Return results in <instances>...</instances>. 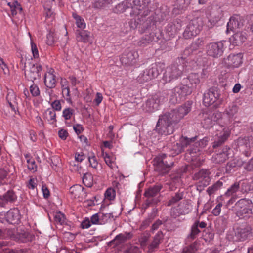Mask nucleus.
Masks as SVG:
<instances>
[{
    "mask_svg": "<svg viewBox=\"0 0 253 253\" xmlns=\"http://www.w3.org/2000/svg\"><path fill=\"white\" fill-rule=\"evenodd\" d=\"M175 124L169 114L166 113L159 116L155 130L161 135H170L174 132L173 125Z\"/></svg>",
    "mask_w": 253,
    "mask_h": 253,
    "instance_id": "f257e3e1",
    "label": "nucleus"
},
{
    "mask_svg": "<svg viewBox=\"0 0 253 253\" xmlns=\"http://www.w3.org/2000/svg\"><path fill=\"white\" fill-rule=\"evenodd\" d=\"M183 70V65L177 63H173L166 68L163 80L166 83L176 80L182 75Z\"/></svg>",
    "mask_w": 253,
    "mask_h": 253,
    "instance_id": "f03ea898",
    "label": "nucleus"
},
{
    "mask_svg": "<svg viewBox=\"0 0 253 253\" xmlns=\"http://www.w3.org/2000/svg\"><path fill=\"white\" fill-rule=\"evenodd\" d=\"M192 104V102L187 101L183 105L167 113L171 117L173 121L177 123L191 111Z\"/></svg>",
    "mask_w": 253,
    "mask_h": 253,
    "instance_id": "7ed1b4c3",
    "label": "nucleus"
},
{
    "mask_svg": "<svg viewBox=\"0 0 253 253\" xmlns=\"http://www.w3.org/2000/svg\"><path fill=\"white\" fill-rule=\"evenodd\" d=\"M253 237L252 229L247 224H242L237 227L234 230L236 241H244Z\"/></svg>",
    "mask_w": 253,
    "mask_h": 253,
    "instance_id": "20e7f679",
    "label": "nucleus"
},
{
    "mask_svg": "<svg viewBox=\"0 0 253 253\" xmlns=\"http://www.w3.org/2000/svg\"><path fill=\"white\" fill-rule=\"evenodd\" d=\"M159 74L158 65L156 64H153L151 68H147L141 73L137 77L136 80L138 83L143 84L156 78Z\"/></svg>",
    "mask_w": 253,
    "mask_h": 253,
    "instance_id": "39448f33",
    "label": "nucleus"
},
{
    "mask_svg": "<svg viewBox=\"0 0 253 253\" xmlns=\"http://www.w3.org/2000/svg\"><path fill=\"white\" fill-rule=\"evenodd\" d=\"M202 27L201 19H194L190 21L183 32V35L185 39H190L196 36Z\"/></svg>",
    "mask_w": 253,
    "mask_h": 253,
    "instance_id": "423d86ee",
    "label": "nucleus"
},
{
    "mask_svg": "<svg viewBox=\"0 0 253 253\" xmlns=\"http://www.w3.org/2000/svg\"><path fill=\"white\" fill-rule=\"evenodd\" d=\"M152 163L154 170L160 174L169 172L174 164L172 159H153Z\"/></svg>",
    "mask_w": 253,
    "mask_h": 253,
    "instance_id": "0eeeda50",
    "label": "nucleus"
},
{
    "mask_svg": "<svg viewBox=\"0 0 253 253\" xmlns=\"http://www.w3.org/2000/svg\"><path fill=\"white\" fill-rule=\"evenodd\" d=\"M224 49L223 42H211L206 46L207 55L213 58H218L222 56Z\"/></svg>",
    "mask_w": 253,
    "mask_h": 253,
    "instance_id": "6e6552de",
    "label": "nucleus"
},
{
    "mask_svg": "<svg viewBox=\"0 0 253 253\" xmlns=\"http://www.w3.org/2000/svg\"><path fill=\"white\" fill-rule=\"evenodd\" d=\"M236 209V215L240 219L248 218L252 213V210L248 207L247 201L242 199L239 200L235 204Z\"/></svg>",
    "mask_w": 253,
    "mask_h": 253,
    "instance_id": "1a4fd4ad",
    "label": "nucleus"
},
{
    "mask_svg": "<svg viewBox=\"0 0 253 253\" xmlns=\"http://www.w3.org/2000/svg\"><path fill=\"white\" fill-rule=\"evenodd\" d=\"M42 70V67L40 64H32L29 69L25 71V77L28 81L34 82V81L40 79Z\"/></svg>",
    "mask_w": 253,
    "mask_h": 253,
    "instance_id": "9d476101",
    "label": "nucleus"
},
{
    "mask_svg": "<svg viewBox=\"0 0 253 253\" xmlns=\"http://www.w3.org/2000/svg\"><path fill=\"white\" fill-rule=\"evenodd\" d=\"M243 56L241 53L230 54L224 58L223 62L228 68H237L242 63Z\"/></svg>",
    "mask_w": 253,
    "mask_h": 253,
    "instance_id": "9b49d317",
    "label": "nucleus"
},
{
    "mask_svg": "<svg viewBox=\"0 0 253 253\" xmlns=\"http://www.w3.org/2000/svg\"><path fill=\"white\" fill-rule=\"evenodd\" d=\"M192 92V88L188 84H180L174 88V93L175 96V101H180L181 99L190 94Z\"/></svg>",
    "mask_w": 253,
    "mask_h": 253,
    "instance_id": "f8f14e48",
    "label": "nucleus"
},
{
    "mask_svg": "<svg viewBox=\"0 0 253 253\" xmlns=\"http://www.w3.org/2000/svg\"><path fill=\"white\" fill-rule=\"evenodd\" d=\"M206 226L207 223L206 222L196 220L191 227L190 232L187 237V240L188 241H191L195 239L201 232L199 227L203 229L205 228Z\"/></svg>",
    "mask_w": 253,
    "mask_h": 253,
    "instance_id": "ddd939ff",
    "label": "nucleus"
},
{
    "mask_svg": "<svg viewBox=\"0 0 253 253\" xmlns=\"http://www.w3.org/2000/svg\"><path fill=\"white\" fill-rule=\"evenodd\" d=\"M244 20L243 18L237 14L233 15L229 19L227 25V31H234L243 26Z\"/></svg>",
    "mask_w": 253,
    "mask_h": 253,
    "instance_id": "4468645a",
    "label": "nucleus"
},
{
    "mask_svg": "<svg viewBox=\"0 0 253 253\" xmlns=\"http://www.w3.org/2000/svg\"><path fill=\"white\" fill-rule=\"evenodd\" d=\"M192 0H176L173 4L172 13L175 15L183 13L190 5Z\"/></svg>",
    "mask_w": 253,
    "mask_h": 253,
    "instance_id": "2eb2a0df",
    "label": "nucleus"
},
{
    "mask_svg": "<svg viewBox=\"0 0 253 253\" xmlns=\"http://www.w3.org/2000/svg\"><path fill=\"white\" fill-rule=\"evenodd\" d=\"M218 97V93L213 88H211L203 95V104L206 106H209L213 104Z\"/></svg>",
    "mask_w": 253,
    "mask_h": 253,
    "instance_id": "dca6fc26",
    "label": "nucleus"
},
{
    "mask_svg": "<svg viewBox=\"0 0 253 253\" xmlns=\"http://www.w3.org/2000/svg\"><path fill=\"white\" fill-rule=\"evenodd\" d=\"M159 39V36L155 32L153 31L148 34L146 32L138 42V45L140 47H145L153 42H157Z\"/></svg>",
    "mask_w": 253,
    "mask_h": 253,
    "instance_id": "f3484780",
    "label": "nucleus"
},
{
    "mask_svg": "<svg viewBox=\"0 0 253 253\" xmlns=\"http://www.w3.org/2000/svg\"><path fill=\"white\" fill-rule=\"evenodd\" d=\"M20 218V212L17 208L10 209L5 215L7 222L11 224H18Z\"/></svg>",
    "mask_w": 253,
    "mask_h": 253,
    "instance_id": "a211bd4d",
    "label": "nucleus"
},
{
    "mask_svg": "<svg viewBox=\"0 0 253 253\" xmlns=\"http://www.w3.org/2000/svg\"><path fill=\"white\" fill-rule=\"evenodd\" d=\"M133 3L132 0H126L120 3H119L115 7V10L117 13H123L126 9H131V11L130 13L131 16H136L133 13Z\"/></svg>",
    "mask_w": 253,
    "mask_h": 253,
    "instance_id": "6ab92c4d",
    "label": "nucleus"
},
{
    "mask_svg": "<svg viewBox=\"0 0 253 253\" xmlns=\"http://www.w3.org/2000/svg\"><path fill=\"white\" fill-rule=\"evenodd\" d=\"M161 98L162 96L159 97L157 95L149 99L146 103V105L148 108V111L151 112L157 110L161 103L165 101L164 97Z\"/></svg>",
    "mask_w": 253,
    "mask_h": 253,
    "instance_id": "aec40b11",
    "label": "nucleus"
},
{
    "mask_svg": "<svg viewBox=\"0 0 253 253\" xmlns=\"http://www.w3.org/2000/svg\"><path fill=\"white\" fill-rule=\"evenodd\" d=\"M161 98L162 96L159 97L157 95L149 99L146 103V105L148 108V111L151 112L157 110L161 103L165 101L164 97Z\"/></svg>",
    "mask_w": 253,
    "mask_h": 253,
    "instance_id": "412c9836",
    "label": "nucleus"
},
{
    "mask_svg": "<svg viewBox=\"0 0 253 253\" xmlns=\"http://www.w3.org/2000/svg\"><path fill=\"white\" fill-rule=\"evenodd\" d=\"M132 1L134 5L133 13L138 16L143 9L148 7L151 0H132Z\"/></svg>",
    "mask_w": 253,
    "mask_h": 253,
    "instance_id": "4be33fe9",
    "label": "nucleus"
},
{
    "mask_svg": "<svg viewBox=\"0 0 253 253\" xmlns=\"http://www.w3.org/2000/svg\"><path fill=\"white\" fill-rule=\"evenodd\" d=\"M230 135V131L228 129H223L220 132L217 138H215L213 143L212 147L216 148L222 145L228 138Z\"/></svg>",
    "mask_w": 253,
    "mask_h": 253,
    "instance_id": "5701e85b",
    "label": "nucleus"
},
{
    "mask_svg": "<svg viewBox=\"0 0 253 253\" xmlns=\"http://www.w3.org/2000/svg\"><path fill=\"white\" fill-rule=\"evenodd\" d=\"M182 25V21L179 19H176L174 22L167 25L166 30L169 35L174 36L181 30Z\"/></svg>",
    "mask_w": 253,
    "mask_h": 253,
    "instance_id": "b1692460",
    "label": "nucleus"
},
{
    "mask_svg": "<svg viewBox=\"0 0 253 253\" xmlns=\"http://www.w3.org/2000/svg\"><path fill=\"white\" fill-rule=\"evenodd\" d=\"M44 82L46 86L49 88H53L55 87L56 80L53 69H51L45 74Z\"/></svg>",
    "mask_w": 253,
    "mask_h": 253,
    "instance_id": "393cba45",
    "label": "nucleus"
},
{
    "mask_svg": "<svg viewBox=\"0 0 253 253\" xmlns=\"http://www.w3.org/2000/svg\"><path fill=\"white\" fill-rule=\"evenodd\" d=\"M138 52L135 50L125 52L122 56L121 60L123 63L129 64L138 58Z\"/></svg>",
    "mask_w": 253,
    "mask_h": 253,
    "instance_id": "a878e982",
    "label": "nucleus"
},
{
    "mask_svg": "<svg viewBox=\"0 0 253 253\" xmlns=\"http://www.w3.org/2000/svg\"><path fill=\"white\" fill-rule=\"evenodd\" d=\"M164 238V235L161 231H159L155 235L152 243L148 246L149 251L153 252L157 249L160 244L162 242Z\"/></svg>",
    "mask_w": 253,
    "mask_h": 253,
    "instance_id": "bb28decb",
    "label": "nucleus"
},
{
    "mask_svg": "<svg viewBox=\"0 0 253 253\" xmlns=\"http://www.w3.org/2000/svg\"><path fill=\"white\" fill-rule=\"evenodd\" d=\"M132 234L130 232L121 233L117 235L114 240L110 242V244L114 245V246H118L122 244L127 240L131 238Z\"/></svg>",
    "mask_w": 253,
    "mask_h": 253,
    "instance_id": "cd10ccee",
    "label": "nucleus"
},
{
    "mask_svg": "<svg viewBox=\"0 0 253 253\" xmlns=\"http://www.w3.org/2000/svg\"><path fill=\"white\" fill-rule=\"evenodd\" d=\"M246 40V34L245 32H236L230 38V41L233 44L239 46Z\"/></svg>",
    "mask_w": 253,
    "mask_h": 253,
    "instance_id": "c85d7f7f",
    "label": "nucleus"
},
{
    "mask_svg": "<svg viewBox=\"0 0 253 253\" xmlns=\"http://www.w3.org/2000/svg\"><path fill=\"white\" fill-rule=\"evenodd\" d=\"M163 188V185L161 183H156L155 185L150 187L146 189L144 196L148 198H151L156 196Z\"/></svg>",
    "mask_w": 253,
    "mask_h": 253,
    "instance_id": "c756f323",
    "label": "nucleus"
},
{
    "mask_svg": "<svg viewBox=\"0 0 253 253\" xmlns=\"http://www.w3.org/2000/svg\"><path fill=\"white\" fill-rule=\"evenodd\" d=\"M209 174L210 172L207 169H202L194 174L193 178L194 180L202 179L200 181L201 183L208 184L210 181Z\"/></svg>",
    "mask_w": 253,
    "mask_h": 253,
    "instance_id": "7c9ffc66",
    "label": "nucleus"
},
{
    "mask_svg": "<svg viewBox=\"0 0 253 253\" xmlns=\"http://www.w3.org/2000/svg\"><path fill=\"white\" fill-rule=\"evenodd\" d=\"M6 99L12 110L14 112H16L18 110V103L14 92L12 90L9 91L6 95Z\"/></svg>",
    "mask_w": 253,
    "mask_h": 253,
    "instance_id": "2f4dec72",
    "label": "nucleus"
},
{
    "mask_svg": "<svg viewBox=\"0 0 253 253\" xmlns=\"http://www.w3.org/2000/svg\"><path fill=\"white\" fill-rule=\"evenodd\" d=\"M228 217L227 216H222L216 219L215 223V227L219 233H221L226 229Z\"/></svg>",
    "mask_w": 253,
    "mask_h": 253,
    "instance_id": "473e14b6",
    "label": "nucleus"
},
{
    "mask_svg": "<svg viewBox=\"0 0 253 253\" xmlns=\"http://www.w3.org/2000/svg\"><path fill=\"white\" fill-rule=\"evenodd\" d=\"M112 0H95L91 2L92 7L95 10H101L112 4Z\"/></svg>",
    "mask_w": 253,
    "mask_h": 253,
    "instance_id": "72a5a7b5",
    "label": "nucleus"
},
{
    "mask_svg": "<svg viewBox=\"0 0 253 253\" xmlns=\"http://www.w3.org/2000/svg\"><path fill=\"white\" fill-rule=\"evenodd\" d=\"M84 188L80 185H75L70 187L69 192L74 198H79L82 195L86 196V192L84 191Z\"/></svg>",
    "mask_w": 253,
    "mask_h": 253,
    "instance_id": "f704fd0d",
    "label": "nucleus"
},
{
    "mask_svg": "<svg viewBox=\"0 0 253 253\" xmlns=\"http://www.w3.org/2000/svg\"><path fill=\"white\" fill-rule=\"evenodd\" d=\"M238 111V107L235 104L229 105L224 110V114L226 115L229 120L235 118V115Z\"/></svg>",
    "mask_w": 253,
    "mask_h": 253,
    "instance_id": "c9c22d12",
    "label": "nucleus"
},
{
    "mask_svg": "<svg viewBox=\"0 0 253 253\" xmlns=\"http://www.w3.org/2000/svg\"><path fill=\"white\" fill-rule=\"evenodd\" d=\"M76 37L78 41L83 42H89L90 38V33L86 30L77 31Z\"/></svg>",
    "mask_w": 253,
    "mask_h": 253,
    "instance_id": "e433bc0d",
    "label": "nucleus"
},
{
    "mask_svg": "<svg viewBox=\"0 0 253 253\" xmlns=\"http://www.w3.org/2000/svg\"><path fill=\"white\" fill-rule=\"evenodd\" d=\"M204 119L201 123L203 127L208 129L211 127L213 124V118L210 114H203Z\"/></svg>",
    "mask_w": 253,
    "mask_h": 253,
    "instance_id": "4c0bfd02",
    "label": "nucleus"
},
{
    "mask_svg": "<svg viewBox=\"0 0 253 253\" xmlns=\"http://www.w3.org/2000/svg\"><path fill=\"white\" fill-rule=\"evenodd\" d=\"M44 117L50 124H54L56 122V113L52 109H47L44 113Z\"/></svg>",
    "mask_w": 253,
    "mask_h": 253,
    "instance_id": "58836bf2",
    "label": "nucleus"
},
{
    "mask_svg": "<svg viewBox=\"0 0 253 253\" xmlns=\"http://www.w3.org/2000/svg\"><path fill=\"white\" fill-rule=\"evenodd\" d=\"M222 16V10L218 8L217 10L212 9L210 15V21L212 23H216L218 21Z\"/></svg>",
    "mask_w": 253,
    "mask_h": 253,
    "instance_id": "ea45409f",
    "label": "nucleus"
},
{
    "mask_svg": "<svg viewBox=\"0 0 253 253\" xmlns=\"http://www.w3.org/2000/svg\"><path fill=\"white\" fill-rule=\"evenodd\" d=\"M198 242L195 241L190 245L184 247L182 253H195L198 250Z\"/></svg>",
    "mask_w": 253,
    "mask_h": 253,
    "instance_id": "a19ab883",
    "label": "nucleus"
},
{
    "mask_svg": "<svg viewBox=\"0 0 253 253\" xmlns=\"http://www.w3.org/2000/svg\"><path fill=\"white\" fill-rule=\"evenodd\" d=\"M188 81H189L190 84L192 85H196L199 84L200 82L199 76L196 73L190 74L186 79H184L183 80L184 83L186 84L187 83Z\"/></svg>",
    "mask_w": 253,
    "mask_h": 253,
    "instance_id": "79ce46f5",
    "label": "nucleus"
},
{
    "mask_svg": "<svg viewBox=\"0 0 253 253\" xmlns=\"http://www.w3.org/2000/svg\"><path fill=\"white\" fill-rule=\"evenodd\" d=\"M204 44V40L202 38H198L193 42L189 47L191 51L194 52L197 50L200 47H202Z\"/></svg>",
    "mask_w": 253,
    "mask_h": 253,
    "instance_id": "37998d69",
    "label": "nucleus"
},
{
    "mask_svg": "<svg viewBox=\"0 0 253 253\" xmlns=\"http://www.w3.org/2000/svg\"><path fill=\"white\" fill-rule=\"evenodd\" d=\"M243 164L242 159H231L228 162L226 166V169L230 170L231 169L236 167H241Z\"/></svg>",
    "mask_w": 253,
    "mask_h": 253,
    "instance_id": "c03bdc74",
    "label": "nucleus"
},
{
    "mask_svg": "<svg viewBox=\"0 0 253 253\" xmlns=\"http://www.w3.org/2000/svg\"><path fill=\"white\" fill-rule=\"evenodd\" d=\"M72 16L75 19L76 24L78 28L82 29H84L85 28L86 24L83 18L75 13H73Z\"/></svg>",
    "mask_w": 253,
    "mask_h": 253,
    "instance_id": "a18cd8bd",
    "label": "nucleus"
},
{
    "mask_svg": "<svg viewBox=\"0 0 253 253\" xmlns=\"http://www.w3.org/2000/svg\"><path fill=\"white\" fill-rule=\"evenodd\" d=\"M183 195L184 194L183 192L179 191L178 192L176 193L174 196H172L169 201L167 205L168 206H170L177 203L183 198Z\"/></svg>",
    "mask_w": 253,
    "mask_h": 253,
    "instance_id": "49530a36",
    "label": "nucleus"
},
{
    "mask_svg": "<svg viewBox=\"0 0 253 253\" xmlns=\"http://www.w3.org/2000/svg\"><path fill=\"white\" fill-rule=\"evenodd\" d=\"M100 225H103L107 223L109 219L113 218L112 213H103L99 212Z\"/></svg>",
    "mask_w": 253,
    "mask_h": 253,
    "instance_id": "de8ad7c7",
    "label": "nucleus"
},
{
    "mask_svg": "<svg viewBox=\"0 0 253 253\" xmlns=\"http://www.w3.org/2000/svg\"><path fill=\"white\" fill-rule=\"evenodd\" d=\"M238 145L241 147L240 150L244 149V145L248 149L250 147V138L248 137L240 138L238 141Z\"/></svg>",
    "mask_w": 253,
    "mask_h": 253,
    "instance_id": "09e8293b",
    "label": "nucleus"
},
{
    "mask_svg": "<svg viewBox=\"0 0 253 253\" xmlns=\"http://www.w3.org/2000/svg\"><path fill=\"white\" fill-rule=\"evenodd\" d=\"M239 189V182H235L227 190L225 195L226 196H230L236 193Z\"/></svg>",
    "mask_w": 253,
    "mask_h": 253,
    "instance_id": "8fccbe9b",
    "label": "nucleus"
},
{
    "mask_svg": "<svg viewBox=\"0 0 253 253\" xmlns=\"http://www.w3.org/2000/svg\"><path fill=\"white\" fill-rule=\"evenodd\" d=\"M222 186V182L218 181L213 185L210 186L208 188L207 190V192L208 194L211 196V194L214 193L216 191H217L219 188Z\"/></svg>",
    "mask_w": 253,
    "mask_h": 253,
    "instance_id": "3c124183",
    "label": "nucleus"
},
{
    "mask_svg": "<svg viewBox=\"0 0 253 253\" xmlns=\"http://www.w3.org/2000/svg\"><path fill=\"white\" fill-rule=\"evenodd\" d=\"M189 211V210H188L181 211L180 209L176 208H172L170 211V215L172 217L176 218L177 217L179 216L180 214H185L188 213Z\"/></svg>",
    "mask_w": 253,
    "mask_h": 253,
    "instance_id": "603ef678",
    "label": "nucleus"
},
{
    "mask_svg": "<svg viewBox=\"0 0 253 253\" xmlns=\"http://www.w3.org/2000/svg\"><path fill=\"white\" fill-rule=\"evenodd\" d=\"M202 237L207 242H210L214 238V233L208 229H205L203 232Z\"/></svg>",
    "mask_w": 253,
    "mask_h": 253,
    "instance_id": "864d4df0",
    "label": "nucleus"
},
{
    "mask_svg": "<svg viewBox=\"0 0 253 253\" xmlns=\"http://www.w3.org/2000/svg\"><path fill=\"white\" fill-rule=\"evenodd\" d=\"M83 182L86 186L91 187L93 182V177L91 174L89 173L84 174L83 177Z\"/></svg>",
    "mask_w": 253,
    "mask_h": 253,
    "instance_id": "5fc2aeb1",
    "label": "nucleus"
},
{
    "mask_svg": "<svg viewBox=\"0 0 253 253\" xmlns=\"http://www.w3.org/2000/svg\"><path fill=\"white\" fill-rule=\"evenodd\" d=\"M54 220L56 223L62 225L65 221V217L64 214L61 212H57L54 215Z\"/></svg>",
    "mask_w": 253,
    "mask_h": 253,
    "instance_id": "6e6d98bb",
    "label": "nucleus"
},
{
    "mask_svg": "<svg viewBox=\"0 0 253 253\" xmlns=\"http://www.w3.org/2000/svg\"><path fill=\"white\" fill-rule=\"evenodd\" d=\"M74 112V109L70 108H67L63 110L62 116L66 120L71 118Z\"/></svg>",
    "mask_w": 253,
    "mask_h": 253,
    "instance_id": "4d7b16f0",
    "label": "nucleus"
},
{
    "mask_svg": "<svg viewBox=\"0 0 253 253\" xmlns=\"http://www.w3.org/2000/svg\"><path fill=\"white\" fill-rule=\"evenodd\" d=\"M115 191L111 188H108L104 194L105 198L109 200H113L115 197Z\"/></svg>",
    "mask_w": 253,
    "mask_h": 253,
    "instance_id": "13d9d810",
    "label": "nucleus"
},
{
    "mask_svg": "<svg viewBox=\"0 0 253 253\" xmlns=\"http://www.w3.org/2000/svg\"><path fill=\"white\" fill-rule=\"evenodd\" d=\"M195 139L196 137H193L189 139L186 137H182L180 140V145L183 148L187 147V145H189L192 142H194Z\"/></svg>",
    "mask_w": 253,
    "mask_h": 253,
    "instance_id": "bf43d9fd",
    "label": "nucleus"
},
{
    "mask_svg": "<svg viewBox=\"0 0 253 253\" xmlns=\"http://www.w3.org/2000/svg\"><path fill=\"white\" fill-rule=\"evenodd\" d=\"M55 34L52 31H50L46 36V43L48 45H52L55 42V38L54 37Z\"/></svg>",
    "mask_w": 253,
    "mask_h": 253,
    "instance_id": "052dcab7",
    "label": "nucleus"
},
{
    "mask_svg": "<svg viewBox=\"0 0 253 253\" xmlns=\"http://www.w3.org/2000/svg\"><path fill=\"white\" fill-rule=\"evenodd\" d=\"M244 168L248 171L253 170V159H247V161H243Z\"/></svg>",
    "mask_w": 253,
    "mask_h": 253,
    "instance_id": "680f3d73",
    "label": "nucleus"
},
{
    "mask_svg": "<svg viewBox=\"0 0 253 253\" xmlns=\"http://www.w3.org/2000/svg\"><path fill=\"white\" fill-rule=\"evenodd\" d=\"M83 160V159H74V160L70 162V165L73 170L77 171L79 170V169L81 168V167L79 166V164Z\"/></svg>",
    "mask_w": 253,
    "mask_h": 253,
    "instance_id": "e2e57ef3",
    "label": "nucleus"
},
{
    "mask_svg": "<svg viewBox=\"0 0 253 253\" xmlns=\"http://www.w3.org/2000/svg\"><path fill=\"white\" fill-rule=\"evenodd\" d=\"M4 199L7 201H13L15 200L16 196L12 191H8L3 196Z\"/></svg>",
    "mask_w": 253,
    "mask_h": 253,
    "instance_id": "0e129e2a",
    "label": "nucleus"
},
{
    "mask_svg": "<svg viewBox=\"0 0 253 253\" xmlns=\"http://www.w3.org/2000/svg\"><path fill=\"white\" fill-rule=\"evenodd\" d=\"M30 91L33 96H38L40 93L38 86L35 84L30 86Z\"/></svg>",
    "mask_w": 253,
    "mask_h": 253,
    "instance_id": "69168bd1",
    "label": "nucleus"
},
{
    "mask_svg": "<svg viewBox=\"0 0 253 253\" xmlns=\"http://www.w3.org/2000/svg\"><path fill=\"white\" fill-rule=\"evenodd\" d=\"M27 167L29 170L33 172L37 170V165L35 164L34 159H27Z\"/></svg>",
    "mask_w": 253,
    "mask_h": 253,
    "instance_id": "338daca9",
    "label": "nucleus"
},
{
    "mask_svg": "<svg viewBox=\"0 0 253 253\" xmlns=\"http://www.w3.org/2000/svg\"><path fill=\"white\" fill-rule=\"evenodd\" d=\"M139 248L135 246H131L126 250L125 253H140Z\"/></svg>",
    "mask_w": 253,
    "mask_h": 253,
    "instance_id": "774afa93",
    "label": "nucleus"
}]
</instances>
